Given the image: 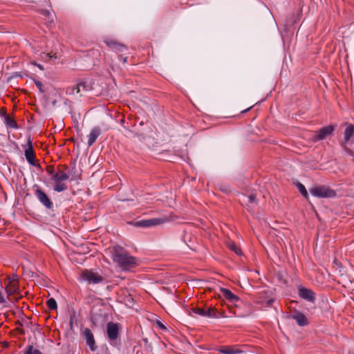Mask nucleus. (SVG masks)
<instances>
[{
	"mask_svg": "<svg viewBox=\"0 0 354 354\" xmlns=\"http://www.w3.org/2000/svg\"><path fill=\"white\" fill-rule=\"evenodd\" d=\"M221 190H222L223 192H227L229 191V188H228V187H225V188H224V189H222Z\"/></svg>",
	"mask_w": 354,
	"mask_h": 354,
	"instance_id": "nucleus-36",
	"label": "nucleus"
},
{
	"mask_svg": "<svg viewBox=\"0 0 354 354\" xmlns=\"http://www.w3.org/2000/svg\"><path fill=\"white\" fill-rule=\"evenodd\" d=\"M24 156L27 162L32 166L38 167L39 164L36 162L35 152L30 136L27 138V143L24 150Z\"/></svg>",
	"mask_w": 354,
	"mask_h": 354,
	"instance_id": "nucleus-5",
	"label": "nucleus"
},
{
	"mask_svg": "<svg viewBox=\"0 0 354 354\" xmlns=\"http://www.w3.org/2000/svg\"><path fill=\"white\" fill-rule=\"evenodd\" d=\"M194 313L205 317V310L200 308H194L192 309Z\"/></svg>",
	"mask_w": 354,
	"mask_h": 354,
	"instance_id": "nucleus-28",
	"label": "nucleus"
},
{
	"mask_svg": "<svg viewBox=\"0 0 354 354\" xmlns=\"http://www.w3.org/2000/svg\"><path fill=\"white\" fill-rule=\"evenodd\" d=\"M218 351L221 353H223V354H237L239 353V351L238 350H235V349H233V348H231L229 347L226 348L219 349Z\"/></svg>",
	"mask_w": 354,
	"mask_h": 354,
	"instance_id": "nucleus-27",
	"label": "nucleus"
},
{
	"mask_svg": "<svg viewBox=\"0 0 354 354\" xmlns=\"http://www.w3.org/2000/svg\"><path fill=\"white\" fill-rule=\"evenodd\" d=\"M35 196L46 209H50L53 207V203L47 194L39 187L35 190Z\"/></svg>",
	"mask_w": 354,
	"mask_h": 354,
	"instance_id": "nucleus-7",
	"label": "nucleus"
},
{
	"mask_svg": "<svg viewBox=\"0 0 354 354\" xmlns=\"http://www.w3.org/2000/svg\"><path fill=\"white\" fill-rule=\"evenodd\" d=\"M0 116L3 118V120H5V117H8V115L6 114V111H0Z\"/></svg>",
	"mask_w": 354,
	"mask_h": 354,
	"instance_id": "nucleus-34",
	"label": "nucleus"
},
{
	"mask_svg": "<svg viewBox=\"0 0 354 354\" xmlns=\"http://www.w3.org/2000/svg\"><path fill=\"white\" fill-rule=\"evenodd\" d=\"M297 187L298 190L299 191V192L301 193V194L306 198H308V192H307L305 186L303 184H301V183L298 182L297 183Z\"/></svg>",
	"mask_w": 354,
	"mask_h": 354,
	"instance_id": "nucleus-22",
	"label": "nucleus"
},
{
	"mask_svg": "<svg viewBox=\"0 0 354 354\" xmlns=\"http://www.w3.org/2000/svg\"><path fill=\"white\" fill-rule=\"evenodd\" d=\"M127 57H124V58H123V62H127Z\"/></svg>",
	"mask_w": 354,
	"mask_h": 354,
	"instance_id": "nucleus-38",
	"label": "nucleus"
},
{
	"mask_svg": "<svg viewBox=\"0 0 354 354\" xmlns=\"http://www.w3.org/2000/svg\"><path fill=\"white\" fill-rule=\"evenodd\" d=\"M106 44L109 47L115 50H118L120 52H123L126 49L124 45L118 44L117 42L113 41H106Z\"/></svg>",
	"mask_w": 354,
	"mask_h": 354,
	"instance_id": "nucleus-17",
	"label": "nucleus"
},
{
	"mask_svg": "<svg viewBox=\"0 0 354 354\" xmlns=\"http://www.w3.org/2000/svg\"><path fill=\"white\" fill-rule=\"evenodd\" d=\"M41 15L44 16L46 18V23H53V13L48 10H41L40 11Z\"/></svg>",
	"mask_w": 354,
	"mask_h": 354,
	"instance_id": "nucleus-21",
	"label": "nucleus"
},
{
	"mask_svg": "<svg viewBox=\"0 0 354 354\" xmlns=\"http://www.w3.org/2000/svg\"><path fill=\"white\" fill-rule=\"evenodd\" d=\"M156 326L160 328V329L163 330H167V327L164 325V324H162V322H160V320H156Z\"/></svg>",
	"mask_w": 354,
	"mask_h": 354,
	"instance_id": "nucleus-31",
	"label": "nucleus"
},
{
	"mask_svg": "<svg viewBox=\"0 0 354 354\" xmlns=\"http://www.w3.org/2000/svg\"><path fill=\"white\" fill-rule=\"evenodd\" d=\"M221 292L223 296L229 301L236 302L239 301V297L227 288H221Z\"/></svg>",
	"mask_w": 354,
	"mask_h": 354,
	"instance_id": "nucleus-15",
	"label": "nucleus"
},
{
	"mask_svg": "<svg viewBox=\"0 0 354 354\" xmlns=\"http://www.w3.org/2000/svg\"><path fill=\"white\" fill-rule=\"evenodd\" d=\"M47 56H49L50 58H52V57H53V56H52V55H50V54H47Z\"/></svg>",
	"mask_w": 354,
	"mask_h": 354,
	"instance_id": "nucleus-40",
	"label": "nucleus"
},
{
	"mask_svg": "<svg viewBox=\"0 0 354 354\" xmlns=\"http://www.w3.org/2000/svg\"><path fill=\"white\" fill-rule=\"evenodd\" d=\"M248 202L250 203H254L256 202V195L254 194H250L248 196Z\"/></svg>",
	"mask_w": 354,
	"mask_h": 354,
	"instance_id": "nucleus-32",
	"label": "nucleus"
},
{
	"mask_svg": "<svg viewBox=\"0 0 354 354\" xmlns=\"http://www.w3.org/2000/svg\"><path fill=\"white\" fill-rule=\"evenodd\" d=\"M77 84L80 88L81 93L82 91H91L93 88L91 82L88 79L84 80L78 82Z\"/></svg>",
	"mask_w": 354,
	"mask_h": 354,
	"instance_id": "nucleus-16",
	"label": "nucleus"
},
{
	"mask_svg": "<svg viewBox=\"0 0 354 354\" xmlns=\"http://www.w3.org/2000/svg\"><path fill=\"white\" fill-rule=\"evenodd\" d=\"M354 135V126L353 124H347L344 131V140L342 142V146L346 149V145L350 141L351 138Z\"/></svg>",
	"mask_w": 354,
	"mask_h": 354,
	"instance_id": "nucleus-12",
	"label": "nucleus"
},
{
	"mask_svg": "<svg viewBox=\"0 0 354 354\" xmlns=\"http://www.w3.org/2000/svg\"><path fill=\"white\" fill-rule=\"evenodd\" d=\"M101 134V129L99 127H93L88 136V146L91 147Z\"/></svg>",
	"mask_w": 354,
	"mask_h": 354,
	"instance_id": "nucleus-14",
	"label": "nucleus"
},
{
	"mask_svg": "<svg viewBox=\"0 0 354 354\" xmlns=\"http://www.w3.org/2000/svg\"><path fill=\"white\" fill-rule=\"evenodd\" d=\"M169 221L167 218H154L151 219H145L134 223L133 225L138 227H150L152 226L163 224Z\"/></svg>",
	"mask_w": 354,
	"mask_h": 354,
	"instance_id": "nucleus-6",
	"label": "nucleus"
},
{
	"mask_svg": "<svg viewBox=\"0 0 354 354\" xmlns=\"http://www.w3.org/2000/svg\"><path fill=\"white\" fill-rule=\"evenodd\" d=\"M4 124L8 128L14 129H19V126L17 122L14 119L11 118L9 115L8 117H5Z\"/></svg>",
	"mask_w": 354,
	"mask_h": 354,
	"instance_id": "nucleus-18",
	"label": "nucleus"
},
{
	"mask_svg": "<svg viewBox=\"0 0 354 354\" xmlns=\"http://www.w3.org/2000/svg\"><path fill=\"white\" fill-rule=\"evenodd\" d=\"M334 130L332 125H328L322 127L319 131H316L314 135V140L315 141L322 140L325 139L328 136L330 135Z\"/></svg>",
	"mask_w": 354,
	"mask_h": 354,
	"instance_id": "nucleus-11",
	"label": "nucleus"
},
{
	"mask_svg": "<svg viewBox=\"0 0 354 354\" xmlns=\"http://www.w3.org/2000/svg\"><path fill=\"white\" fill-rule=\"evenodd\" d=\"M18 284L17 283H6V291L8 295H13L18 291Z\"/></svg>",
	"mask_w": 354,
	"mask_h": 354,
	"instance_id": "nucleus-19",
	"label": "nucleus"
},
{
	"mask_svg": "<svg viewBox=\"0 0 354 354\" xmlns=\"http://www.w3.org/2000/svg\"><path fill=\"white\" fill-rule=\"evenodd\" d=\"M34 83H35V86L38 88L39 91L41 93H44L45 92L44 89L43 88L44 86H43L42 83L40 81L35 80Z\"/></svg>",
	"mask_w": 354,
	"mask_h": 354,
	"instance_id": "nucleus-30",
	"label": "nucleus"
},
{
	"mask_svg": "<svg viewBox=\"0 0 354 354\" xmlns=\"http://www.w3.org/2000/svg\"><path fill=\"white\" fill-rule=\"evenodd\" d=\"M46 170H47L48 174L49 175H50L51 177L53 176V174H56V173H55V170L52 166H48Z\"/></svg>",
	"mask_w": 354,
	"mask_h": 354,
	"instance_id": "nucleus-33",
	"label": "nucleus"
},
{
	"mask_svg": "<svg viewBox=\"0 0 354 354\" xmlns=\"http://www.w3.org/2000/svg\"><path fill=\"white\" fill-rule=\"evenodd\" d=\"M38 67H39V68H41V69H42V68H43V66H41V65H38Z\"/></svg>",
	"mask_w": 354,
	"mask_h": 354,
	"instance_id": "nucleus-39",
	"label": "nucleus"
},
{
	"mask_svg": "<svg viewBox=\"0 0 354 354\" xmlns=\"http://www.w3.org/2000/svg\"><path fill=\"white\" fill-rule=\"evenodd\" d=\"M106 334L111 346L116 347L120 344L119 324L108 322L106 324Z\"/></svg>",
	"mask_w": 354,
	"mask_h": 354,
	"instance_id": "nucleus-2",
	"label": "nucleus"
},
{
	"mask_svg": "<svg viewBox=\"0 0 354 354\" xmlns=\"http://www.w3.org/2000/svg\"><path fill=\"white\" fill-rule=\"evenodd\" d=\"M228 248L230 250L234 252V253L237 255L242 254L241 250L234 242L230 243L228 244Z\"/></svg>",
	"mask_w": 354,
	"mask_h": 354,
	"instance_id": "nucleus-24",
	"label": "nucleus"
},
{
	"mask_svg": "<svg viewBox=\"0 0 354 354\" xmlns=\"http://www.w3.org/2000/svg\"><path fill=\"white\" fill-rule=\"evenodd\" d=\"M111 257L113 261L123 270H129L138 265L137 259L129 254L122 247L119 245L113 248Z\"/></svg>",
	"mask_w": 354,
	"mask_h": 354,
	"instance_id": "nucleus-1",
	"label": "nucleus"
},
{
	"mask_svg": "<svg viewBox=\"0 0 354 354\" xmlns=\"http://www.w3.org/2000/svg\"><path fill=\"white\" fill-rule=\"evenodd\" d=\"M273 302V299H270L268 300V304H271Z\"/></svg>",
	"mask_w": 354,
	"mask_h": 354,
	"instance_id": "nucleus-37",
	"label": "nucleus"
},
{
	"mask_svg": "<svg viewBox=\"0 0 354 354\" xmlns=\"http://www.w3.org/2000/svg\"><path fill=\"white\" fill-rule=\"evenodd\" d=\"M292 318L296 321L297 324L300 326H305L308 324V320L306 317L300 311L295 310Z\"/></svg>",
	"mask_w": 354,
	"mask_h": 354,
	"instance_id": "nucleus-13",
	"label": "nucleus"
},
{
	"mask_svg": "<svg viewBox=\"0 0 354 354\" xmlns=\"http://www.w3.org/2000/svg\"><path fill=\"white\" fill-rule=\"evenodd\" d=\"M68 178L69 174L63 171H59V173L53 174L51 177V180L55 182L53 190L57 192H62L68 189V186L65 183H64V181L68 180Z\"/></svg>",
	"mask_w": 354,
	"mask_h": 354,
	"instance_id": "nucleus-3",
	"label": "nucleus"
},
{
	"mask_svg": "<svg viewBox=\"0 0 354 354\" xmlns=\"http://www.w3.org/2000/svg\"><path fill=\"white\" fill-rule=\"evenodd\" d=\"M82 335L91 351H95L97 346L95 344V341L92 331L89 328H86L83 330Z\"/></svg>",
	"mask_w": 354,
	"mask_h": 354,
	"instance_id": "nucleus-10",
	"label": "nucleus"
},
{
	"mask_svg": "<svg viewBox=\"0 0 354 354\" xmlns=\"http://www.w3.org/2000/svg\"><path fill=\"white\" fill-rule=\"evenodd\" d=\"M66 93L67 95H77V94H81V91L80 88L78 87L77 84H76L74 86H69L66 88Z\"/></svg>",
	"mask_w": 354,
	"mask_h": 354,
	"instance_id": "nucleus-20",
	"label": "nucleus"
},
{
	"mask_svg": "<svg viewBox=\"0 0 354 354\" xmlns=\"http://www.w3.org/2000/svg\"><path fill=\"white\" fill-rule=\"evenodd\" d=\"M24 354H43L39 350L34 348L32 345H28L26 347Z\"/></svg>",
	"mask_w": 354,
	"mask_h": 354,
	"instance_id": "nucleus-23",
	"label": "nucleus"
},
{
	"mask_svg": "<svg viewBox=\"0 0 354 354\" xmlns=\"http://www.w3.org/2000/svg\"><path fill=\"white\" fill-rule=\"evenodd\" d=\"M6 303V299L1 292H0V304H4Z\"/></svg>",
	"mask_w": 354,
	"mask_h": 354,
	"instance_id": "nucleus-35",
	"label": "nucleus"
},
{
	"mask_svg": "<svg viewBox=\"0 0 354 354\" xmlns=\"http://www.w3.org/2000/svg\"><path fill=\"white\" fill-rule=\"evenodd\" d=\"M81 276L84 281H86L91 284H98L104 280L101 275L91 270H86L83 272Z\"/></svg>",
	"mask_w": 354,
	"mask_h": 354,
	"instance_id": "nucleus-8",
	"label": "nucleus"
},
{
	"mask_svg": "<svg viewBox=\"0 0 354 354\" xmlns=\"http://www.w3.org/2000/svg\"><path fill=\"white\" fill-rule=\"evenodd\" d=\"M205 317H209V318H218V316L217 315L216 310L213 308H209L207 310H205Z\"/></svg>",
	"mask_w": 354,
	"mask_h": 354,
	"instance_id": "nucleus-26",
	"label": "nucleus"
},
{
	"mask_svg": "<svg viewBox=\"0 0 354 354\" xmlns=\"http://www.w3.org/2000/svg\"><path fill=\"white\" fill-rule=\"evenodd\" d=\"M298 295L300 298L308 302L315 303V293L310 289L299 286L298 288Z\"/></svg>",
	"mask_w": 354,
	"mask_h": 354,
	"instance_id": "nucleus-9",
	"label": "nucleus"
},
{
	"mask_svg": "<svg viewBox=\"0 0 354 354\" xmlns=\"http://www.w3.org/2000/svg\"><path fill=\"white\" fill-rule=\"evenodd\" d=\"M8 283H17V275L13 274L12 276L8 277Z\"/></svg>",
	"mask_w": 354,
	"mask_h": 354,
	"instance_id": "nucleus-29",
	"label": "nucleus"
},
{
	"mask_svg": "<svg viewBox=\"0 0 354 354\" xmlns=\"http://www.w3.org/2000/svg\"><path fill=\"white\" fill-rule=\"evenodd\" d=\"M312 196L319 198H333L336 196L335 192L325 186H317L310 189Z\"/></svg>",
	"mask_w": 354,
	"mask_h": 354,
	"instance_id": "nucleus-4",
	"label": "nucleus"
},
{
	"mask_svg": "<svg viewBox=\"0 0 354 354\" xmlns=\"http://www.w3.org/2000/svg\"><path fill=\"white\" fill-rule=\"evenodd\" d=\"M48 308L50 310H56L57 308V301L54 298H50L46 301Z\"/></svg>",
	"mask_w": 354,
	"mask_h": 354,
	"instance_id": "nucleus-25",
	"label": "nucleus"
}]
</instances>
